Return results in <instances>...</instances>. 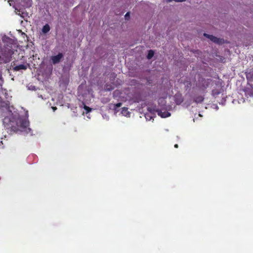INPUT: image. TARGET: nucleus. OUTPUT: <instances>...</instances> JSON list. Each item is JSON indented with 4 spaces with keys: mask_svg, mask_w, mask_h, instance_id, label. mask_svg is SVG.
I'll return each instance as SVG.
<instances>
[{
    "mask_svg": "<svg viewBox=\"0 0 253 253\" xmlns=\"http://www.w3.org/2000/svg\"><path fill=\"white\" fill-rule=\"evenodd\" d=\"M246 76L248 79L253 80V70H251L250 72H248L247 73Z\"/></svg>",
    "mask_w": 253,
    "mask_h": 253,
    "instance_id": "obj_10",
    "label": "nucleus"
},
{
    "mask_svg": "<svg viewBox=\"0 0 253 253\" xmlns=\"http://www.w3.org/2000/svg\"><path fill=\"white\" fill-rule=\"evenodd\" d=\"M122 105V103L121 102L118 103L114 105V109L116 110L117 108L120 107Z\"/></svg>",
    "mask_w": 253,
    "mask_h": 253,
    "instance_id": "obj_14",
    "label": "nucleus"
},
{
    "mask_svg": "<svg viewBox=\"0 0 253 253\" xmlns=\"http://www.w3.org/2000/svg\"><path fill=\"white\" fill-rule=\"evenodd\" d=\"M222 90L223 89L221 87H220L219 88L213 89L211 91V95L215 98L217 95L221 93Z\"/></svg>",
    "mask_w": 253,
    "mask_h": 253,
    "instance_id": "obj_7",
    "label": "nucleus"
},
{
    "mask_svg": "<svg viewBox=\"0 0 253 253\" xmlns=\"http://www.w3.org/2000/svg\"><path fill=\"white\" fill-rule=\"evenodd\" d=\"M53 109L54 110H56V107H53Z\"/></svg>",
    "mask_w": 253,
    "mask_h": 253,
    "instance_id": "obj_22",
    "label": "nucleus"
},
{
    "mask_svg": "<svg viewBox=\"0 0 253 253\" xmlns=\"http://www.w3.org/2000/svg\"><path fill=\"white\" fill-rule=\"evenodd\" d=\"M125 18H126V19H127H127L129 18V12H127V13L126 14V15H125Z\"/></svg>",
    "mask_w": 253,
    "mask_h": 253,
    "instance_id": "obj_16",
    "label": "nucleus"
},
{
    "mask_svg": "<svg viewBox=\"0 0 253 253\" xmlns=\"http://www.w3.org/2000/svg\"><path fill=\"white\" fill-rule=\"evenodd\" d=\"M204 97L201 95L196 96L194 99V102H195L197 103H202L204 101Z\"/></svg>",
    "mask_w": 253,
    "mask_h": 253,
    "instance_id": "obj_8",
    "label": "nucleus"
},
{
    "mask_svg": "<svg viewBox=\"0 0 253 253\" xmlns=\"http://www.w3.org/2000/svg\"><path fill=\"white\" fill-rule=\"evenodd\" d=\"M16 61H14L11 63V66H15L16 65Z\"/></svg>",
    "mask_w": 253,
    "mask_h": 253,
    "instance_id": "obj_19",
    "label": "nucleus"
},
{
    "mask_svg": "<svg viewBox=\"0 0 253 253\" xmlns=\"http://www.w3.org/2000/svg\"><path fill=\"white\" fill-rule=\"evenodd\" d=\"M156 112H157L158 115L162 118H167L170 116V113L166 110L163 112L161 109H157L156 110Z\"/></svg>",
    "mask_w": 253,
    "mask_h": 253,
    "instance_id": "obj_6",
    "label": "nucleus"
},
{
    "mask_svg": "<svg viewBox=\"0 0 253 253\" xmlns=\"http://www.w3.org/2000/svg\"><path fill=\"white\" fill-rule=\"evenodd\" d=\"M145 118L146 119H148V114H145Z\"/></svg>",
    "mask_w": 253,
    "mask_h": 253,
    "instance_id": "obj_21",
    "label": "nucleus"
},
{
    "mask_svg": "<svg viewBox=\"0 0 253 253\" xmlns=\"http://www.w3.org/2000/svg\"><path fill=\"white\" fill-rule=\"evenodd\" d=\"M114 89L113 86L110 84H106L105 85V90L107 91H110Z\"/></svg>",
    "mask_w": 253,
    "mask_h": 253,
    "instance_id": "obj_11",
    "label": "nucleus"
},
{
    "mask_svg": "<svg viewBox=\"0 0 253 253\" xmlns=\"http://www.w3.org/2000/svg\"><path fill=\"white\" fill-rule=\"evenodd\" d=\"M14 52L12 49H8L2 53L0 56V60L4 63H7L10 62L12 59V55L13 54Z\"/></svg>",
    "mask_w": 253,
    "mask_h": 253,
    "instance_id": "obj_2",
    "label": "nucleus"
},
{
    "mask_svg": "<svg viewBox=\"0 0 253 253\" xmlns=\"http://www.w3.org/2000/svg\"><path fill=\"white\" fill-rule=\"evenodd\" d=\"M127 108H126V107H123L122 108V113H124V112H127Z\"/></svg>",
    "mask_w": 253,
    "mask_h": 253,
    "instance_id": "obj_18",
    "label": "nucleus"
},
{
    "mask_svg": "<svg viewBox=\"0 0 253 253\" xmlns=\"http://www.w3.org/2000/svg\"><path fill=\"white\" fill-rule=\"evenodd\" d=\"M154 52L152 50H150L147 55V58L150 59L154 56Z\"/></svg>",
    "mask_w": 253,
    "mask_h": 253,
    "instance_id": "obj_12",
    "label": "nucleus"
},
{
    "mask_svg": "<svg viewBox=\"0 0 253 253\" xmlns=\"http://www.w3.org/2000/svg\"><path fill=\"white\" fill-rule=\"evenodd\" d=\"M84 109L85 110H86V113H89L91 111V109L90 108H89V107L86 106V105H84Z\"/></svg>",
    "mask_w": 253,
    "mask_h": 253,
    "instance_id": "obj_15",
    "label": "nucleus"
},
{
    "mask_svg": "<svg viewBox=\"0 0 253 253\" xmlns=\"http://www.w3.org/2000/svg\"><path fill=\"white\" fill-rule=\"evenodd\" d=\"M197 52L198 53L200 52V51L199 50H197Z\"/></svg>",
    "mask_w": 253,
    "mask_h": 253,
    "instance_id": "obj_23",
    "label": "nucleus"
},
{
    "mask_svg": "<svg viewBox=\"0 0 253 253\" xmlns=\"http://www.w3.org/2000/svg\"><path fill=\"white\" fill-rule=\"evenodd\" d=\"M201 82H204L205 84H206L205 85H203L204 88H206L209 86V83H208V81L206 80V79L202 78Z\"/></svg>",
    "mask_w": 253,
    "mask_h": 253,
    "instance_id": "obj_13",
    "label": "nucleus"
},
{
    "mask_svg": "<svg viewBox=\"0 0 253 253\" xmlns=\"http://www.w3.org/2000/svg\"><path fill=\"white\" fill-rule=\"evenodd\" d=\"M63 57V54L62 53H59L57 55L52 56L51 57L52 63L53 64L58 63L62 58Z\"/></svg>",
    "mask_w": 253,
    "mask_h": 253,
    "instance_id": "obj_4",
    "label": "nucleus"
},
{
    "mask_svg": "<svg viewBox=\"0 0 253 253\" xmlns=\"http://www.w3.org/2000/svg\"><path fill=\"white\" fill-rule=\"evenodd\" d=\"M204 36L209 39H210L212 42H213L220 44L222 43V39L217 38V37L213 36L212 35H210L206 33L204 34Z\"/></svg>",
    "mask_w": 253,
    "mask_h": 253,
    "instance_id": "obj_5",
    "label": "nucleus"
},
{
    "mask_svg": "<svg viewBox=\"0 0 253 253\" xmlns=\"http://www.w3.org/2000/svg\"><path fill=\"white\" fill-rule=\"evenodd\" d=\"M50 26L48 24H46L45 25H44L42 28V32L43 33H47L50 31Z\"/></svg>",
    "mask_w": 253,
    "mask_h": 253,
    "instance_id": "obj_9",
    "label": "nucleus"
},
{
    "mask_svg": "<svg viewBox=\"0 0 253 253\" xmlns=\"http://www.w3.org/2000/svg\"><path fill=\"white\" fill-rule=\"evenodd\" d=\"M28 66H29V64H28L26 62V61L25 60L23 62V64L19 65H16V66H14V67H13L12 70L14 71H16V72L19 71L20 70H26L27 69Z\"/></svg>",
    "mask_w": 253,
    "mask_h": 253,
    "instance_id": "obj_3",
    "label": "nucleus"
},
{
    "mask_svg": "<svg viewBox=\"0 0 253 253\" xmlns=\"http://www.w3.org/2000/svg\"><path fill=\"white\" fill-rule=\"evenodd\" d=\"M174 147L177 148L178 147V144H176L174 145Z\"/></svg>",
    "mask_w": 253,
    "mask_h": 253,
    "instance_id": "obj_20",
    "label": "nucleus"
},
{
    "mask_svg": "<svg viewBox=\"0 0 253 253\" xmlns=\"http://www.w3.org/2000/svg\"><path fill=\"white\" fill-rule=\"evenodd\" d=\"M150 117L149 120H150V119H151V118H152V117Z\"/></svg>",
    "mask_w": 253,
    "mask_h": 253,
    "instance_id": "obj_24",
    "label": "nucleus"
},
{
    "mask_svg": "<svg viewBox=\"0 0 253 253\" xmlns=\"http://www.w3.org/2000/svg\"><path fill=\"white\" fill-rule=\"evenodd\" d=\"M16 126L11 125V128L14 132L23 131L29 126V122L26 118L19 117L16 119Z\"/></svg>",
    "mask_w": 253,
    "mask_h": 253,
    "instance_id": "obj_1",
    "label": "nucleus"
},
{
    "mask_svg": "<svg viewBox=\"0 0 253 253\" xmlns=\"http://www.w3.org/2000/svg\"><path fill=\"white\" fill-rule=\"evenodd\" d=\"M169 1H173V0H168ZM173 1H175V2H183L186 1V0H173Z\"/></svg>",
    "mask_w": 253,
    "mask_h": 253,
    "instance_id": "obj_17",
    "label": "nucleus"
}]
</instances>
